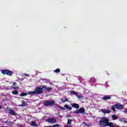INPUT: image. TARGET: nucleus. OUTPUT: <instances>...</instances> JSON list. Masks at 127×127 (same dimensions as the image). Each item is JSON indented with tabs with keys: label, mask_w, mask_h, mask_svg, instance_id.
I'll list each match as a JSON object with an SVG mask.
<instances>
[{
	"label": "nucleus",
	"mask_w": 127,
	"mask_h": 127,
	"mask_svg": "<svg viewBox=\"0 0 127 127\" xmlns=\"http://www.w3.org/2000/svg\"><path fill=\"white\" fill-rule=\"evenodd\" d=\"M110 120L109 119L106 117H103L101 119V120L98 122V125L101 127H116L115 125H114V123L112 122H109ZM119 126H117V127Z\"/></svg>",
	"instance_id": "1"
},
{
	"label": "nucleus",
	"mask_w": 127,
	"mask_h": 127,
	"mask_svg": "<svg viewBox=\"0 0 127 127\" xmlns=\"http://www.w3.org/2000/svg\"><path fill=\"white\" fill-rule=\"evenodd\" d=\"M42 93H43V86L42 88L40 87H36L34 91H29L28 94L32 96V95H40Z\"/></svg>",
	"instance_id": "2"
},
{
	"label": "nucleus",
	"mask_w": 127,
	"mask_h": 127,
	"mask_svg": "<svg viewBox=\"0 0 127 127\" xmlns=\"http://www.w3.org/2000/svg\"><path fill=\"white\" fill-rule=\"evenodd\" d=\"M54 105H55V101H54L45 100L44 101V106L45 107H52Z\"/></svg>",
	"instance_id": "3"
},
{
	"label": "nucleus",
	"mask_w": 127,
	"mask_h": 127,
	"mask_svg": "<svg viewBox=\"0 0 127 127\" xmlns=\"http://www.w3.org/2000/svg\"><path fill=\"white\" fill-rule=\"evenodd\" d=\"M1 72L3 75H7L8 76H12L13 73L12 71L8 69H2Z\"/></svg>",
	"instance_id": "4"
},
{
	"label": "nucleus",
	"mask_w": 127,
	"mask_h": 127,
	"mask_svg": "<svg viewBox=\"0 0 127 127\" xmlns=\"http://www.w3.org/2000/svg\"><path fill=\"white\" fill-rule=\"evenodd\" d=\"M73 114H82V115H85L86 112L85 109L84 108H80L78 110H76L75 111H74Z\"/></svg>",
	"instance_id": "5"
},
{
	"label": "nucleus",
	"mask_w": 127,
	"mask_h": 127,
	"mask_svg": "<svg viewBox=\"0 0 127 127\" xmlns=\"http://www.w3.org/2000/svg\"><path fill=\"white\" fill-rule=\"evenodd\" d=\"M46 122L49 123V124H56L57 122V121L54 118L50 119H46Z\"/></svg>",
	"instance_id": "6"
},
{
	"label": "nucleus",
	"mask_w": 127,
	"mask_h": 127,
	"mask_svg": "<svg viewBox=\"0 0 127 127\" xmlns=\"http://www.w3.org/2000/svg\"><path fill=\"white\" fill-rule=\"evenodd\" d=\"M115 107L117 110H123V109H124V105L121 104H116Z\"/></svg>",
	"instance_id": "7"
},
{
	"label": "nucleus",
	"mask_w": 127,
	"mask_h": 127,
	"mask_svg": "<svg viewBox=\"0 0 127 127\" xmlns=\"http://www.w3.org/2000/svg\"><path fill=\"white\" fill-rule=\"evenodd\" d=\"M43 89H44L45 91H46L47 92H50V91L52 90V88L47 87V86L45 85H43Z\"/></svg>",
	"instance_id": "8"
},
{
	"label": "nucleus",
	"mask_w": 127,
	"mask_h": 127,
	"mask_svg": "<svg viewBox=\"0 0 127 127\" xmlns=\"http://www.w3.org/2000/svg\"><path fill=\"white\" fill-rule=\"evenodd\" d=\"M101 112H102L104 115H106V114H110L111 113V110L107 109H101Z\"/></svg>",
	"instance_id": "9"
},
{
	"label": "nucleus",
	"mask_w": 127,
	"mask_h": 127,
	"mask_svg": "<svg viewBox=\"0 0 127 127\" xmlns=\"http://www.w3.org/2000/svg\"><path fill=\"white\" fill-rule=\"evenodd\" d=\"M9 111V114L10 115H11V116H17V114H16V113H15V112L13 110H12V109H9L8 110Z\"/></svg>",
	"instance_id": "10"
},
{
	"label": "nucleus",
	"mask_w": 127,
	"mask_h": 127,
	"mask_svg": "<svg viewBox=\"0 0 127 127\" xmlns=\"http://www.w3.org/2000/svg\"><path fill=\"white\" fill-rule=\"evenodd\" d=\"M111 99H112V96L110 95L106 96L103 97V100H104V101H107V100H111Z\"/></svg>",
	"instance_id": "11"
},
{
	"label": "nucleus",
	"mask_w": 127,
	"mask_h": 127,
	"mask_svg": "<svg viewBox=\"0 0 127 127\" xmlns=\"http://www.w3.org/2000/svg\"><path fill=\"white\" fill-rule=\"evenodd\" d=\"M71 107L72 108H75V109H79V105L76 103H72L71 104Z\"/></svg>",
	"instance_id": "12"
},
{
	"label": "nucleus",
	"mask_w": 127,
	"mask_h": 127,
	"mask_svg": "<svg viewBox=\"0 0 127 127\" xmlns=\"http://www.w3.org/2000/svg\"><path fill=\"white\" fill-rule=\"evenodd\" d=\"M22 104L19 105V107H25L26 106V104L25 103V101L24 100L21 101Z\"/></svg>",
	"instance_id": "13"
},
{
	"label": "nucleus",
	"mask_w": 127,
	"mask_h": 127,
	"mask_svg": "<svg viewBox=\"0 0 127 127\" xmlns=\"http://www.w3.org/2000/svg\"><path fill=\"white\" fill-rule=\"evenodd\" d=\"M112 118L113 121H116V120H118V119H119V117L115 115H113L112 116Z\"/></svg>",
	"instance_id": "14"
},
{
	"label": "nucleus",
	"mask_w": 127,
	"mask_h": 127,
	"mask_svg": "<svg viewBox=\"0 0 127 127\" xmlns=\"http://www.w3.org/2000/svg\"><path fill=\"white\" fill-rule=\"evenodd\" d=\"M64 107L67 110H69V111H71V110H72V107H69V106H68L67 104L65 105Z\"/></svg>",
	"instance_id": "15"
},
{
	"label": "nucleus",
	"mask_w": 127,
	"mask_h": 127,
	"mask_svg": "<svg viewBox=\"0 0 127 127\" xmlns=\"http://www.w3.org/2000/svg\"><path fill=\"white\" fill-rule=\"evenodd\" d=\"M70 94H71V95H74V96H78V93L75 91H70Z\"/></svg>",
	"instance_id": "16"
},
{
	"label": "nucleus",
	"mask_w": 127,
	"mask_h": 127,
	"mask_svg": "<svg viewBox=\"0 0 127 127\" xmlns=\"http://www.w3.org/2000/svg\"><path fill=\"white\" fill-rule=\"evenodd\" d=\"M30 126L31 127H37V124H36V122L33 121L31 122Z\"/></svg>",
	"instance_id": "17"
},
{
	"label": "nucleus",
	"mask_w": 127,
	"mask_h": 127,
	"mask_svg": "<svg viewBox=\"0 0 127 127\" xmlns=\"http://www.w3.org/2000/svg\"><path fill=\"white\" fill-rule=\"evenodd\" d=\"M5 124H7V125H8V126H9L10 127H11V126H12V125H13L14 123L13 122H7L6 121Z\"/></svg>",
	"instance_id": "18"
},
{
	"label": "nucleus",
	"mask_w": 127,
	"mask_h": 127,
	"mask_svg": "<svg viewBox=\"0 0 127 127\" xmlns=\"http://www.w3.org/2000/svg\"><path fill=\"white\" fill-rule=\"evenodd\" d=\"M27 95H28V93L23 92L20 94V97H25V96H27Z\"/></svg>",
	"instance_id": "19"
},
{
	"label": "nucleus",
	"mask_w": 127,
	"mask_h": 127,
	"mask_svg": "<svg viewBox=\"0 0 127 127\" xmlns=\"http://www.w3.org/2000/svg\"><path fill=\"white\" fill-rule=\"evenodd\" d=\"M90 81L92 83H95L96 82V79L94 77H91L90 79Z\"/></svg>",
	"instance_id": "20"
},
{
	"label": "nucleus",
	"mask_w": 127,
	"mask_h": 127,
	"mask_svg": "<svg viewBox=\"0 0 127 127\" xmlns=\"http://www.w3.org/2000/svg\"><path fill=\"white\" fill-rule=\"evenodd\" d=\"M111 110H112V111H113L114 112H116V105H113L111 107Z\"/></svg>",
	"instance_id": "21"
},
{
	"label": "nucleus",
	"mask_w": 127,
	"mask_h": 127,
	"mask_svg": "<svg viewBox=\"0 0 127 127\" xmlns=\"http://www.w3.org/2000/svg\"><path fill=\"white\" fill-rule=\"evenodd\" d=\"M72 124V119H67V125H70Z\"/></svg>",
	"instance_id": "22"
},
{
	"label": "nucleus",
	"mask_w": 127,
	"mask_h": 127,
	"mask_svg": "<svg viewBox=\"0 0 127 127\" xmlns=\"http://www.w3.org/2000/svg\"><path fill=\"white\" fill-rule=\"evenodd\" d=\"M12 94H13V95H17V94H18V91L16 90H13L12 91Z\"/></svg>",
	"instance_id": "23"
},
{
	"label": "nucleus",
	"mask_w": 127,
	"mask_h": 127,
	"mask_svg": "<svg viewBox=\"0 0 127 127\" xmlns=\"http://www.w3.org/2000/svg\"><path fill=\"white\" fill-rule=\"evenodd\" d=\"M54 73H60V69L57 68L54 71Z\"/></svg>",
	"instance_id": "24"
},
{
	"label": "nucleus",
	"mask_w": 127,
	"mask_h": 127,
	"mask_svg": "<svg viewBox=\"0 0 127 127\" xmlns=\"http://www.w3.org/2000/svg\"><path fill=\"white\" fill-rule=\"evenodd\" d=\"M65 102H68V99L67 98H65V100H63V99H62V103H65Z\"/></svg>",
	"instance_id": "25"
},
{
	"label": "nucleus",
	"mask_w": 127,
	"mask_h": 127,
	"mask_svg": "<svg viewBox=\"0 0 127 127\" xmlns=\"http://www.w3.org/2000/svg\"><path fill=\"white\" fill-rule=\"evenodd\" d=\"M83 125L85 126V127H89L90 126L88 124L85 122L83 123Z\"/></svg>",
	"instance_id": "26"
},
{
	"label": "nucleus",
	"mask_w": 127,
	"mask_h": 127,
	"mask_svg": "<svg viewBox=\"0 0 127 127\" xmlns=\"http://www.w3.org/2000/svg\"><path fill=\"white\" fill-rule=\"evenodd\" d=\"M11 88H13V89H19V87H15V86H11Z\"/></svg>",
	"instance_id": "27"
},
{
	"label": "nucleus",
	"mask_w": 127,
	"mask_h": 127,
	"mask_svg": "<svg viewBox=\"0 0 127 127\" xmlns=\"http://www.w3.org/2000/svg\"><path fill=\"white\" fill-rule=\"evenodd\" d=\"M13 86H16V82H13Z\"/></svg>",
	"instance_id": "28"
},
{
	"label": "nucleus",
	"mask_w": 127,
	"mask_h": 127,
	"mask_svg": "<svg viewBox=\"0 0 127 127\" xmlns=\"http://www.w3.org/2000/svg\"><path fill=\"white\" fill-rule=\"evenodd\" d=\"M25 76H26V77H28L29 76V74H27V73H25Z\"/></svg>",
	"instance_id": "29"
},
{
	"label": "nucleus",
	"mask_w": 127,
	"mask_h": 127,
	"mask_svg": "<svg viewBox=\"0 0 127 127\" xmlns=\"http://www.w3.org/2000/svg\"><path fill=\"white\" fill-rule=\"evenodd\" d=\"M77 96L78 98H82V96L81 95H76Z\"/></svg>",
	"instance_id": "30"
},
{
	"label": "nucleus",
	"mask_w": 127,
	"mask_h": 127,
	"mask_svg": "<svg viewBox=\"0 0 127 127\" xmlns=\"http://www.w3.org/2000/svg\"><path fill=\"white\" fill-rule=\"evenodd\" d=\"M64 127H71V126H64Z\"/></svg>",
	"instance_id": "31"
},
{
	"label": "nucleus",
	"mask_w": 127,
	"mask_h": 127,
	"mask_svg": "<svg viewBox=\"0 0 127 127\" xmlns=\"http://www.w3.org/2000/svg\"><path fill=\"white\" fill-rule=\"evenodd\" d=\"M0 109H2V107H1V105H0Z\"/></svg>",
	"instance_id": "32"
},
{
	"label": "nucleus",
	"mask_w": 127,
	"mask_h": 127,
	"mask_svg": "<svg viewBox=\"0 0 127 127\" xmlns=\"http://www.w3.org/2000/svg\"><path fill=\"white\" fill-rule=\"evenodd\" d=\"M7 110H8V108H6L5 111H7Z\"/></svg>",
	"instance_id": "33"
},
{
	"label": "nucleus",
	"mask_w": 127,
	"mask_h": 127,
	"mask_svg": "<svg viewBox=\"0 0 127 127\" xmlns=\"http://www.w3.org/2000/svg\"><path fill=\"white\" fill-rule=\"evenodd\" d=\"M0 127H6V126H1Z\"/></svg>",
	"instance_id": "34"
},
{
	"label": "nucleus",
	"mask_w": 127,
	"mask_h": 127,
	"mask_svg": "<svg viewBox=\"0 0 127 127\" xmlns=\"http://www.w3.org/2000/svg\"><path fill=\"white\" fill-rule=\"evenodd\" d=\"M62 109H63V110H65V108L62 107Z\"/></svg>",
	"instance_id": "35"
},
{
	"label": "nucleus",
	"mask_w": 127,
	"mask_h": 127,
	"mask_svg": "<svg viewBox=\"0 0 127 127\" xmlns=\"http://www.w3.org/2000/svg\"><path fill=\"white\" fill-rule=\"evenodd\" d=\"M125 123H127V121H124Z\"/></svg>",
	"instance_id": "36"
}]
</instances>
